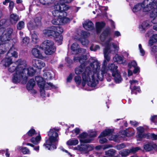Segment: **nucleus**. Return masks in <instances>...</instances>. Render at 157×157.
Masks as SVG:
<instances>
[{
	"instance_id": "f257e3e1",
	"label": "nucleus",
	"mask_w": 157,
	"mask_h": 157,
	"mask_svg": "<svg viewBox=\"0 0 157 157\" xmlns=\"http://www.w3.org/2000/svg\"><path fill=\"white\" fill-rule=\"evenodd\" d=\"M110 30L109 29H105L101 35L100 38L102 43V45L105 47L103 50L104 60L102 63V67L100 70V63L97 60H94L93 67L95 74L97 75V84L98 80L101 81L103 79L104 74L109 71L111 72L115 82L117 83L121 82L122 80L120 72L118 71L117 66L113 63H109L107 67L108 63L110 59V54L116 53L119 49L118 42L110 43L113 40V38L109 37L106 39L107 37L110 35Z\"/></svg>"
},
{
	"instance_id": "f03ea898",
	"label": "nucleus",
	"mask_w": 157,
	"mask_h": 157,
	"mask_svg": "<svg viewBox=\"0 0 157 157\" xmlns=\"http://www.w3.org/2000/svg\"><path fill=\"white\" fill-rule=\"evenodd\" d=\"M87 56H83L82 57H79L75 56L74 57V60L75 62H79L81 63V65L77 67L75 70V73L76 75L82 74V85L84 86L86 84L90 87H95L97 84V75L95 73V71L92 66L94 64V61L90 63V66L93 69L92 72L90 68L85 67L87 65L89 62L86 61Z\"/></svg>"
},
{
	"instance_id": "7ed1b4c3",
	"label": "nucleus",
	"mask_w": 157,
	"mask_h": 157,
	"mask_svg": "<svg viewBox=\"0 0 157 157\" xmlns=\"http://www.w3.org/2000/svg\"><path fill=\"white\" fill-rule=\"evenodd\" d=\"M16 63L17 65L16 66L14 63H13L9 66L8 70L10 72H13L15 71L13 75V82L15 83L21 82L23 84H25L27 81V77L24 73L26 61L24 60L20 59L18 60Z\"/></svg>"
},
{
	"instance_id": "20e7f679",
	"label": "nucleus",
	"mask_w": 157,
	"mask_h": 157,
	"mask_svg": "<svg viewBox=\"0 0 157 157\" xmlns=\"http://www.w3.org/2000/svg\"><path fill=\"white\" fill-rule=\"evenodd\" d=\"M157 2L155 0H144L142 3H138L134 6L132 9L134 13L140 11L142 9L145 13H150L151 17H154L156 15L154 12L157 13Z\"/></svg>"
},
{
	"instance_id": "39448f33",
	"label": "nucleus",
	"mask_w": 157,
	"mask_h": 157,
	"mask_svg": "<svg viewBox=\"0 0 157 157\" xmlns=\"http://www.w3.org/2000/svg\"><path fill=\"white\" fill-rule=\"evenodd\" d=\"M59 129L54 128L51 129L48 132L49 138L46 141L44 145L48 150H51L56 148L59 136L58 132Z\"/></svg>"
},
{
	"instance_id": "423d86ee",
	"label": "nucleus",
	"mask_w": 157,
	"mask_h": 157,
	"mask_svg": "<svg viewBox=\"0 0 157 157\" xmlns=\"http://www.w3.org/2000/svg\"><path fill=\"white\" fill-rule=\"evenodd\" d=\"M35 80L40 89L41 96L43 98L49 96L48 94H45V89H56L57 88L56 86L53 85L51 83H45L43 78L41 77L36 76Z\"/></svg>"
},
{
	"instance_id": "0eeeda50",
	"label": "nucleus",
	"mask_w": 157,
	"mask_h": 157,
	"mask_svg": "<svg viewBox=\"0 0 157 157\" xmlns=\"http://www.w3.org/2000/svg\"><path fill=\"white\" fill-rule=\"evenodd\" d=\"M62 1H61L60 2H58L51 7V9L53 10L52 11V13L54 17H59L63 16H66V12H64L63 13L61 12L68 10L69 8V7L68 5L61 4V2Z\"/></svg>"
},
{
	"instance_id": "6e6552de",
	"label": "nucleus",
	"mask_w": 157,
	"mask_h": 157,
	"mask_svg": "<svg viewBox=\"0 0 157 157\" xmlns=\"http://www.w3.org/2000/svg\"><path fill=\"white\" fill-rule=\"evenodd\" d=\"M113 131L110 129H106L103 131L99 136L100 138L99 141L100 144H102L107 142V140L104 137L106 136H108V138L110 140L114 141L117 142H119L121 139V138L117 135L113 134Z\"/></svg>"
},
{
	"instance_id": "1a4fd4ad",
	"label": "nucleus",
	"mask_w": 157,
	"mask_h": 157,
	"mask_svg": "<svg viewBox=\"0 0 157 157\" xmlns=\"http://www.w3.org/2000/svg\"><path fill=\"white\" fill-rule=\"evenodd\" d=\"M40 47L47 55H51L56 51L54 42L51 40H44L40 45Z\"/></svg>"
},
{
	"instance_id": "9d476101",
	"label": "nucleus",
	"mask_w": 157,
	"mask_h": 157,
	"mask_svg": "<svg viewBox=\"0 0 157 157\" xmlns=\"http://www.w3.org/2000/svg\"><path fill=\"white\" fill-rule=\"evenodd\" d=\"M11 56H13L15 58H17L18 56L16 49L13 47H12L8 52L6 57L2 61L1 64L5 67L10 65L12 63Z\"/></svg>"
},
{
	"instance_id": "9b49d317",
	"label": "nucleus",
	"mask_w": 157,
	"mask_h": 157,
	"mask_svg": "<svg viewBox=\"0 0 157 157\" xmlns=\"http://www.w3.org/2000/svg\"><path fill=\"white\" fill-rule=\"evenodd\" d=\"M71 49L73 52V53L74 54L77 55L78 54L79 56L78 57H82L83 54L85 53L86 52V50L83 49H81L79 45L77 43H73L71 46ZM76 56H75V57Z\"/></svg>"
},
{
	"instance_id": "f8f14e48",
	"label": "nucleus",
	"mask_w": 157,
	"mask_h": 157,
	"mask_svg": "<svg viewBox=\"0 0 157 157\" xmlns=\"http://www.w3.org/2000/svg\"><path fill=\"white\" fill-rule=\"evenodd\" d=\"M70 21V18L63 16L53 19L52 21V22L55 25H63L69 22Z\"/></svg>"
},
{
	"instance_id": "ddd939ff",
	"label": "nucleus",
	"mask_w": 157,
	"mask_h": 157,
	"mask_svg": "<svg viewBox=\"0 0 157 157\" xmlns=\"http://www.w3.org/2000/svg\"><path fill=\"white\" fill-rule=\"evenodd\" d=\"M88 133L83 132L80 134L78 136L81 143H90L93 140V139L89 138Z\"/></svg>"
},
{
	"instance_id": "4468645a",
	"label": "nucleus",
	"mask_w": 157,
	"mask_h": 157,
	"mask_svg": "<svg viewBox=\"0 0 157 157\" xmlns=\"http://www.w3.org/2000/svg\"><path fill=\"white\" fill-rule=\"evenodd\" d=\"M94 147L90 144H81L78 145L77 147H75L73 149L75 150H78L79 151H90L92 150Z\"/></svg>"
},
{
	"instance_id": "2eb2a0df",
	"label": "nucleus",
	"mask_w": 157,
	"mask_h": 157,
	"mask_svg": "<svg viewBox=\"0 0 157 157\" xmlns=\"http://www.w3.org/2000/svg\"><path fill=\"white\" fill-rule=\"evenodd\" d=\"M41 48L40 47L36 46L32 50V53L33 56L36 58L42 59L43 58L42 52L40 49Z\"/></svg>"
},
{
	"instance_id": "dca6fc26",
	"label": "nucleus",
	"mask_w": 157,
	"mask_h": 157,
	"mask_svg": "<svg viewBox=\"0 0 157 157\" xmlns=\"http://www.w3.org/2000/svg\"><path fill=\"white\" fill-rule=\"evenodd\" d=\"M137 135L136 137L137 140H141L144 138H147V135L145 134L144 133V128L142 127H139L137 128Z\"/></svg>"
},
{
	"instance_id": "f3484780",
	"label": "nucleus",
	"mask_w": 157,
	"mask_h": 157,
	"mask_svg": "<svg viewBox=\"0 0 157 157\" xmlns=\"http://www.w3.org/2000/svg\"><path fill=\"white\" fill-rule=\"evenodd\" d=\"M54 29L55 28L54 26H51V27L45 29L43 31V33L45 36H52L53 37L55 35H56V33H55Z\"/></svg>"
},
{
	"instance_id": "a211bd4d",
	"label": "nucleus",
	"mask_w": 157,
	"mask_h": 157,
	"mask_svg": "<svg viewBox=\"0 0 157 157\" xmlns=\"http://www.w3.org/2000/svg\"><path fill=\"white\" fill-rule=\"evenodd\" d=\"M32 64L35 67L40 69L45 66V63L42 61L36 59L33 60Z\"/></svg>"
},
{
	"instance_id": "6ab92c4d",
	"label": "nucleus",
	"mask_w": 157,
	"mask_h": 157,
	"mask_svg": "<svg viewBox=\"0 0 157 157\" xmlns=\"http://www.w3.org/2000/svg\"><path fill=\"white\" fill-rule=\"evenodd\" d=\"M129 82L130 83V88L132 90V93L134 90H136L139 92L140 91V90L139 86H135L136 85L138 84V81L137 80L132 79L130 80Z\"/></svg>"
},
{
	"instance_id": "aec40b11",
	"label": "nucleus",
	"mask_w": 157,
	"mask_h": 157,
	"mask_svg": "<svg viewBox=\"0 0 157 157\" xmlns=\"http://www.w3.org/2000/svg\"><path fill=\"white\" fill-rule=\"evenodd\" d=\"M36 72L35 70L31 66H27V64L25 66V72L24 73L25 74V76H26V74L29 76H32L35 75Z\"/></svg>"
},
{
	"instance_id": "412c9836",
	"label": "nucleus",
	"mask_w": 157,
	"mask_h": 157,
	"mask_svg": "<svg viewBox=\"0 0 157 157\" xmlns=\"http://www.w3.org/2000/svg\"><path fill=\"white\" fill-rule=\"evenodd\" d=\"M144 148L146 151H149L154 149L157 151V146L153 143H148L144 145Z\"/></svg>"
},
{
	"instance_id": "4be33fe9",
	"label": "nucleus",
	"mask_w": 157,
	"mask_h": 157,
	"mask_svg": "<svg viewBox=\"0 0 157 157\" xmlns=\"http://www.w3.org/2000/svg\"><path fill=\"white\" fill-rule=\"evenodd\" d=\"M83 25L84 28L87 30H91L94 28L93 24L89 20L85 21L83 23Z\"/></svg>"
},
{
	"instance_id": "5701e85b",
	"label": "nucleus",
	"mask_w": 157,
	"mask_h": 157,
	"mask_svg": "<svg viewBox=\"0 0 157 157\" xmlns=\"http://www.w3.org/2000/svg\"><path fill=\"white\" fill-rule=\"evenodd\" d=\"M105 155L109 157H118L116 151L113 149H111L105 152Z\"/></svg>"
},
{
	"instance_id": "b1692460",
	"label": "nucleus",
	"mask_w": 157,
	"mask_h": 157,
	"mask_svg": "<svg viewBox=\"0 0 157 157\" xmlns=\"http://www.w3.org/2000/svg\"><path fill=\"white\" fill-rule=\"evenodd\" d=\"M150 25H151L149 23L148 21H144L140 26L139 29L142 33H143L144 32L146 29L149 27Z\"/></svg>"
},
{
	"instance_id": "393cba45",
	"label": "nucleus",
	"mask_w": 157,
	"mask_h": 157,
	"mask_svg": "<svg viewBox=\"0 0 157 157\" xmlns=\"http://www.w3.org/2000/svg\"><path fill=\"white\" fill-rule=\"evenodd\" d=\"M44 78L47 80H50L53 78V73L51 70L47 71L44 72L43 74Z\"/></svg>"
},
{
	"instance_id": "a878e982",
	"label": "nucleus",
	"mask_w": 157,
	"mask_h": 157,
	"mask_svg": "<svg viewBox=\"0 0 157 157\" xmlns=\"http://www.w3.org/2000/svg\"><path fill=\"white\" fill-rule=\"evenodd\" d=\"M35 85V82L33 79H31L27 84V88L29 90H31Z\"/></svg>"
},
{
	"instance_id": "bb28decb",
	"label": "nucleus",
	"mask_w": 157,
	"mask_h": 157,
	"mask_svg": "<svg viewBox=\"0 0 157 157\" xmlns=\"http://www.w3.org/2000/svg\"><path fill=\"white\" fill-rule=\"evenodd\" d=\"M36 134V132L35 130L33 128H31L28 131L26 135L24 136V140H26L27 139V138L26 137L27 135L31 137L35 136Z\"/></svg>"
},
{
	"instance_id": "cd10ccee",
	"label": "nucleus",
	"mask_w": 157,
	"mask_h": 157,
	"mask_svg": "<svg viewBox=\"0 0 157 157\" xmlns=\"http://www.w3.org/2000/svg\"><path fill=\"white\" fill-rule=\"evenodd\" d=\"M105 25V23L103 22H97L96 23V28L97 33H100Z\"/></svg>"
},
{
	"instance_id": "c85d7f7f",
	"label": "nucleus",
	"mask_w": 157,
	"mask_h": 157,
	"mask_svg": "<svg viewBox=\"0 0 157 157\" xmlns=\"http://www.w3.org/2000/svg\"><path fill=\"white\" fill-rule=\"evenodd\" d=\"M79 143L78 139L75 138H73L69 140L67 142V144L68 146L76 145Z\"/></svg>"
},
{
	"instance_id": "c756f323",
	"label": "nucleus",
	"mask_w": 157,
	"mask_h": 157,
	"mask_svg": "<svg viewBox=\"0 0 157 157\" xmlns=\"http://www.w3.org/2000/svg\"><path fill=\"white\" fill-rule=\"evenodd\" d=\"M54 37H55V41L58 45H59L62 44L63 37L62 35L58 34L57 33L56 35H55Z\"/></svg>"
},
{
	"instance_id": "7c9ffc66",
	"label": "nucleus",
	"mask_w": 157,
	"mask_h": 157,
	"mask_svg": "<svg viewBox=\"0 0 157 157\" xmlns=\"http://www.w3.org/2000/svg\"><path fill=\"white\" fill-rule=\"evenodd\" d=\"M113 60L114 62H116L119 64H122L124 63V60L122 57L119 56L116 54L113 58Z\"/></svg>"
},
{
	"instance_id": "2f4dec72",
	"label": "nucleus",
	"mask_w": 157,
	"mask_h": 157,
	"mask_svg": "<svg viewBox=\"0 0 157 157\" xmlns=\"http://www.w3.org/2000/svg\"><path fill=\"white\" fill-rule=\"evenodd\" d=\"M19 20V18L18 16L17 15L12 14L10 15V20L12 24L16 23Z\"/></svg>"
},
{
	"instance_id": "473e14b6",
	"label": "nucleus",
	"mask_w": 157,
	"mask_h": 157,
	"mask_svg": "<svg viewBox=\"0 0 157 157\" xmlns=\"http://www.w3.org/2000/svg\"><path fill=\"white\" fill-rule=\"evenodd\" d=\"M17 149L21 151L24 154H29L30 153L29 150L26 147L18 146L17 147Z\"/></svg>"
},
{
	"instance_id": "72a5a7b5",
	"label": "nucleus",
	"mask_w": 157,
	"mask_h": 157,
	"mask_svg": "<svg viewBox=\"0 0 157 157\" xmlns=\"http://www.w3.org/2000/svg\"><path fill=\"white\" fill-rule=\"evenodd\" d=\"M41 137L40 135H39L36 137H32L31 138V141L34 144H37L39 143L40 141Z\"/></svg>"
},
{
	"instance_id": "f704fd0d",
	"label": "nucleus",
	"mask_w": 157,
	"mask_h": 157,
	"mask_svg": "<svg viewBox=\"0 0 157 157\" xmlns=\"http://www.w3.org/2000/svg\"><path fill=\"white\" fill-rule=\"evenodd\" d=\"M31 39L32 42L33 44L37 43L40 41L38 36L35 33H33L32 35Z\"/></svg>"
},
{
	"instance_id": "c9c22d12",
	"label": "nucleus",
	"mask_w": 157,
	"mask_h": 157,
	"mask_svg": "<svg viewBox=\"0 0 157 157\" xmlns=\"http://www.w3.org/2000/svg\"><path fill=\"white\" fill-rule=\"evenodd\" d=\"M40 2L47 7L54 2V0H39Z\"/></svg>"
},
{
	"instance_id": "e433bc0d",
	"label": "nucleus",
	"mask_w": 157,
	"mask_h": 157,
	"mask_svg": "<svg viewBox=\"0 0 157 157\" xmlns=\"http://www.w3.org/2000/svg\"><path fill=\"white\" fill-rule=\"evenodd\" d=\"M27 26L28 29L30 31L37 27L35 23L32 22H29Z\"/></svg>"
},
{
	"instance_id": "4c0bfd02",
	"label": "nucleus",
	"mask_w": 157,
	"mask_h": 157,
	"mask_svg": "<svg viewBox=\"0 0 157 157\" xmlns=\"http://www.w3.org/2000/svg\"><path fill=\"white\" fill-rule=\"evenodd\" d=\"M130 153V150L128 149H125L120 151L119 154L121 155L122 156L125 157L128 155Z\"/></svg>"
},
{
	"instance_id": "58836bf2",
	"label": "nucleus",
	"mask_w": 157,
	"mask_h": 157,
	"mask_svg": "<svg viewBox=\"0 0 157 157\" xmlns=\"http://www.w3.org/2000/svg\"><path fill=\"white\" fill-rule=\"evenodd\" d=\"M88 136L89 138L92 139V137H95L97 135V132L92 130H90L88 131Z\"/></svg>"
},
{
	"instance_id": "ea45409f",
	"label": "nucleus",
	"mask_w": 157,
	"mask_h": 157,
	"mask_svg": "<svg viewBox=\"0 0 157 157\" xmlns=\"http://www.w3.org/2000/svg\"><path fill=\"white\" fill-rule=\"evenodd\" d=\"M54 26L55 28L54 30L55 31V33H56L58 34H60V33H62L63 32V29L61 27L59 26Z\"/></svg>"
},
{
	"instance_id": "a19ab883",
	"label": "nucleus",
	"mask_w": 157,
	"mask_h": 157,
	"mask_svg": "<svg viewBox=\"0 0 157 157\" xmlns=\"http://www.w3.org/2000/svg\"><path fill=\"white\" fill-rule=\"evenodd\" d=\"M111 147H112V146L110 144L106 145L104 146L98 145L95 148L97 150H99L101 148H102L104 150Z\"/></svg>"
},
{
	"instance_id": "79ce46f5",
	"label": "nucleus",
	"mask_w": 157,
	"mask_h": 157,
	"mask_svg": "<svg viewBox=\"0 0 157 157\" xmlns=\"http://www.w3.org/2000/svg\"><path fill=\"white\" fill-rule=\"evenodd\" d=\"M75 38L77 40H80L82 44L83 45L86 46L88 44V40L86 38H83L80 39L78 37Z\"/></svg>"
},
{
	"instance_id": "37998d69",
	"label": "nucleus",
	"mask_w": 157,
	"mask_h": 157,
	"mask_svg": "<svg viewBox=\"0 0 157 157\" xmlns=\"http://www.w3.org/2000/svg\"><path fill=\"white\" fill-rule=\"evenodd\" d=\"M25 26V23L22 21H20L17 25V28L18 29L21 30L23 29Z\"/></svg>"
},
{
	"instance_id": "c03bdc74",
	"label": "nucleus",
	"mask_w": 157,
	"mask_h": 157,
	"mask_svg": "<svg viewBox=\"0 0 157 157\" xmlns=\"http://www.w3.org/2000/svg\"><path fill=\"white\" fill-rule=\"evenodd\" d=\"M29 38L26 36L22 39V44L24 45H26L29 43Z\"/></svg>"
},
{
	"instance_id": "a18cd8bd",
	"label": "nucleus",
	"mask_w": 157,
	"mask_h": 157,
	"mask_svg": "<svg viewBox=\"0 0 157 157\" xmlns=\"http://www.w3.org/2000/svg\"><path fill=\"white\" fill-rule=\"evenodd\" d=\"M74 80L77 84L79 85L81 83L82 81L81 77L79 75L76 76L75 77Z\"/></svg>"
},
{
	"instance_id": "49530a36",
	"label": "nucleus",
	"mask_w": 157,
	"mask_h": 157,
	"mask_svg": "<svg viewBox=\"0 0 157 157\" xmlns=\"http://www.w3.org/2000/svg\"><path fill=\"white\" fill-rule=\"evenodd\" d=\"M40 19L41 18L40 17H36L35 19V23L37 27L40 26L41 25Z\"/></svg>"
},
{
	"instance_id": "de8ad7c7",
	"label": "nucleus",
	"mask_w": 157,
	"mask_h": 157,
	"mask_svg": "<svg viewBox=\"0 0 157 157\" xmlns=\"http://www.w3.org/2000/svg\"><path fill=\"white\" fill-rule=\"evenodd\" d=\"M137 63L134 60L131 61L128 64V68H131L132 67H133L134 68L135 67H137Z\"/></svg>"
},
{
	"instance_id": "09e8293b",
	"label": "nucleus",
	"mask_w": 157,
	"mask_h": 157,
	"mask_svg": "<svg viewBox=\"0 0 157 157\" xmlns=\"http://www.w3.org/2000/svg\"><path fill=\"white\" fill-rule=\"evenodd\" d=\"M125 147V145L123 143L116 146L115 148L118 150H120Z\"/></svg>"
},
{
	"instance_id": "8fccbe9b",
	"label": "nucleus",
	"mask_w": 157,
	"mask_h": 157,
	"mask_svg": "<svg viewBox=\"0 0 157 157\" xmlns=\"http://www.w3.org/2000/svg\"><path fill=\"white\" fill-rule=\"evenodd\" d=\"M4 153H5L6 157H9L10 154L9 153L8 149L0 151V154H3Z\"/></svg>"
},
{
	"instance_id": "3c124183",
	"label": "nucleus",
	"mask_w": 157,
	"mask_h": 157,
	"mask_svg": "<svg viewBox=\"0 0 157 157\" xmlns=\"http://www.w3.org/2000/svg\"><path fill=\"white\" fill-rule=\"evenodd\" d=\"M96 8H98L101 12H102L103 10L106 11L108 9L107 7L100 6L98 4L97 5V6H96Z\"/></svg>"
},
{
	"instance_id": "603ef678",
	"label": "nucleus",
	"mask_w": 157,
	"mask_h": 157,
	"mask_svg": "<svg viewBox=\"0 0 157 157\" xmlns=\"http://www.w3.org/2000/svg\"><path fill=\"white\" fill-rule=\"evenodd\" d=\"M139 49L140 53L141 55L144 56L145 53V51L142 48L141 44H139Z\"/></svg>"
},
{
	"instance_id": "864d4df0",
	"label": "nucleus",
	"mask_w": 157,
	"mask_h": 157,
	"mask_svg": "<svg viewBox=\"0 0 157 157\" xmlns=\"http://www.w3.org/2000/svg\"><path fill=\"white\" fill-rule=\"evenodd\" d=\"M14 3L13 2H10L9 6V10L11 12L14 7Z\"/></svg>"
},
{
	"instance_id": "5fc2aeb1",
	"label": "nucleus",
	"mask_w": 157,
	"mask_h": 157,
	"mask_svg": "<svg viewBox=\"0 0 157 157\" xmlns=\"http://www.w3.org/2000/svg\"><path fill=\"white\" fill-rule=\"evenodd\" d=\"M99 49V46L98 45H96L95 47L92 45L90 47V50L92 51H96L98 49Z\"/></svg>"
},
{
	"instance_id": "6e6d98bb",
	"label": "nucleus",
	"mask_w": 157,
	"mask_h": 157,
	"mask_svg": "<svg viewBox=\"0 0 157 157\" xmlns=\"http://www.w3.org/2000/svg\"><path fill=\"white\" fill-rule=\"evenodd\" d=\"M151 120L154 123H157V115L152 116Z\"/></svg>"
},
{
	"instance_id": "4d7b16f0",
	"label": "nucleus",
	"mask_w": 157,
	"mask_h": 157,
	"mask_svg": "<svg viewBox=\"0 0 157 157\" xmlns=\"http://www.w3.org/2000/svg\"><path fill=\"white\" fill-rule=\"evenodd\" d=\"M140 149V148L138 147L132 148L130 150V152L135 153L139 150Z\"/></svg>"
},
{
	"instance_id": "13d9d810",
	"label": "nucleus",
	"mask_w": 157,
	"mask_h": 157,
	"mask_svg": "<svg viewBox=\"0 0 157 157\" xmlns=\"http://www.w3.org/2000/svg\"><path fill=\"white\" fill-rule=\"evenodd\" d=\"M121 36V34L120 32L118 31H115L114 33V37H117Z\"/></svg>"
},
{
	"instance_id": "bf43d9fd",
	"label": "nucleus",
	"mask_w": 157,
	"mask_h": 157,
	"mask_svg": "<svg viewBox=\"0 0 157 157\" xmlns=\"http://www.w3.org/2000/svg\"><path fill=\"white\" fill-rule=\"evenodd\" d=\"M73 77V75L72 74H70L67 78V82H70L72 79Z\"/></svg>"
},
{
	"instance_id": "052dcab7",
	"label": "nucleus",
	"mask_w": 157,
	"mask_h": 157,
	"mask_svg": "<svg viewBox=\"0 0 157 157\" xmlns=\"http://www.w3.org/2000/svg\"><path fill=\"white\" fill-rule=\"evenodd\" d=\"M134 70H133V73L135 74H136L138 73L140 70L139 68L138 67H134Z\"/></svg>"
},
{
	"instance_id": "680f3d73",
	"label": "nucleus",
	"mask_w": 157,
	"mask_h": 157,
	"mask_svg": "<svg viewBox=\"0 0 157 157\" xmlns=\"http://www.w3.org/2000/svg\"><path fill=\"white\" fill-rule=\"evenodd\" d=\"M152 39L153 40L154 42H157V34L153 35Z\"/></svg>"
},
{
	"instance_id": "e2e57ef3",
	"label": "nucleus",
	"mask_w": 157,
	"mask_h": 157,
	"mask_svg": "<svg viewBox=\"0 0 157 157\" xmlns=\"http://www.w3.org/2000/svg\"><path fill=\"white\" fill-rule=\"evenodd\" d=\"M151 137L152 139L153 140H157V134L155 135L154 134H152L151 135Z\"/></svg>"
},
{
	"instance_id": "0e129e2a",
	"label": "nucleus",
	"mask_w": 157,
	"mask_h": 157,
	"mask_svg": "<svg viewBox=\"0 0 157 157\" xmlns=\"http://www.w3.org/2000/svg\"><path fill=\"white\" fill-rule=\"evenodd\" d=\"M130 123L131 124L134 126H136L138 124V123L135 121H131Z\"/></svg>"
},
{
	"instance_id": "69168bd1",
	"label": "nucleus",
	"mask_w": 157,
	"mask_h": 157,
	"mask_svg": "<svg viewBox=\"0 0 157 157\" xmlns=\"http://www.w3.org/2000/svg\"><path fill=\"white\" fill-rule=\"evenodd\" d=\"M80 131V130L78 128H76L75 130L73 131V132L75 133L76 135L78 134Z\"/></svg>"
},
{
	"instance_id": "338daca9",
	"label": "nucleus",
	"mask_w": 157,
	"mask_h": 157,
	"mask_svg": "<svg viewBox=\"0 0 157 157\" xmlns=\"http://www.w3.org/2000/svg\"><path fill=\"white\" fill-rule=\"evenodd\" d=\"M82 35L84 37H87L90 35V34L86 32H82Z\"/></svg>"
},
{
	"instance_id": "774afa93",
	"label": "nucleus",
	"mask_w": 157,
	"mask_h": 157,
	"mask_svg": "<svg viewBox=\"0 0 157 157\" xmlns=\"http://www.w3.org/2000/svg\"><path fill=\"white\" fill-rule=\"evenodd\" d=\"M131 68H129L128 69V76H131L132 74V70H130Z\"/></svg>"
}]
</instances>
